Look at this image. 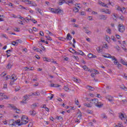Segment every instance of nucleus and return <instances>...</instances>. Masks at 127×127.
<instances>
[{"label":"nucleus","instance_id":"f257e3e1","mask_svg":"<svg viewBox=\"0 0 127 127\" xmlns=\"http://www.w3.org/2000/svg\"><path fill=\"white\" fill-rule=\"evenodd\" d=\"M6 78V80H7V79H10L11 81L9 83V85L11 86L14 85V82L17 80V76L15 74H12L11 76L7 75Z\"/></svg>","mask_w":127,"mask_h":127},{"label":"nucleus","instance_id":"f03ea898","mask_svg":"<svg viewBox=\"0 0 127 127\" xmlns=\"http://www.w3.org/2000/svg\"><path fill=\"white\" fill-rule=\"evenodd\" d=\"M90 104H93L95 105V107L98 108H102L103 107V104H101L100 102H99V100L97 99H94L90 100Z\"/></svg>","mask_w":127,"mask_h":127},{"label":"nucleus","instance_id":"7ed1b4c3","mask_svg":"<svg viewBox=\"0 0 127 127\" xmlns=\"http://www.w3.org/2000/svg\"><path fill=\"white\" fill-rule=\"evenodd\" d=\"M74 2H75L74 0H60L59 1V3L60 5H62L63 3H66V4L70 5V4H73Z\"/></svg>","mask_w":127,"mask_h":127},{"label":"nucleus","instance_id":"20e7f679","mask_svg":"<svg viewBox=\"0 0 127 127\" xmlns=\"http://www.w3.org/2000/svg\"><path fill=\"white\" fill-rule=\"evenodd\" d=\"M27 120H28V117H27V116H23L21 118V123H20V124L18 125V126H19V127H20V126L26 125V124L28 123Z\"/></svg>","mask_w":127,"mask_h":127},{"label":"nucleus","instance_id":"39448f33","mask_svg":"<svg viewBox=\"0 0 127 127\" xmlns=\"http://www.w3.org/2000/svg\"><path fill=\"white\" fill-rule=\"evenodd\" d=\"M49 10L53 12L54 13H57V14H62L63 13V10L61 9H54L51 7L49 8Z\"/></svg>","mask_w":127,"mask_h":127},{"label":"nucleus","instance_id":"423d86ee","mask_svg":"<svg viewBox=\"0 0 127 127\" xmlns=\"http://www.w3.org/2000/svg\"><path fill=\"white\" fill-rule=\"evenodd\" d=\"M119 31L121 33H123L125 30H126V28H125V26L123 24H119L118 25Z\"/></svg>","mask_w":127,"mask_h":127},{"label":"nucleus","instance_id":"0eeeda50","mask_svg":"<svg viewBox=\"0 0 127 127\" xmlns=\"http://www.w3.org/2000/svg\"><path fill=\"white\" fill-rule=\"evenodd\" d=\"M98 18L100 20H107L108 19V15L100 14L98 16Z\"/></svg>","mask_w":127,"mask_h":127},{"label":"nucleus","instance_id":"6e6552de","mask_svg":"<svg viewBox=\"0 0 127 127\" xmlns=\"http://www.w3.org/2000/svg\"><path fill=\"white\" fill-rule=\"evenodd\" d=\"M10 123H13L11 124H9V126H15L16 125H19L20 124V120H17V121H14V120L12 119L10 120Z\"/></svg>","mask_w":127,"mask_h":127},{"label":"nucleus","instance_id":"1a4fd4ad","mask_svg":"<svg viewBox=\"0 0 127 127\" xmlns=\"http://www.w3.org/2000/svg\"><path fill=\"white\" fill-rule=\"evenodd\" d=\"M119 118H120L121 120H122V121L123 120H125V121H124V123L125 124H126V125H127V117L125 116V114L123 113H120V115H119Z\"/></svg>","mask_w":127,"mask_h":127},{"label":"nucleus","instance_id":"9d476101","mask_svg":"<svg viewBox=\"0 0 127 127\" xmlns=\"http://www.w3.org/2000/svg\"><path fill=\"white\" fill-rule=\"evenodd\" d=\"M105 99H106V100H108L109 102H113L114 100V97L110 95H108L105 96Z\"/></svg>","mask_w":127,"mask_h":127},{"label":"nucleus","instance_id":"9b49d317","mask_svg":"<svg viewBox=\"0 0 127 127\" xmlns=\"http://www.w3.org/2000/svg\"><path fill=\"white\" fill-rule=\"evenodd\" d=\"M88 28H89V27H83V29L85 30V33L86 34H91L92 32L91 31H89V30H88Z\"/></svg>","mask_w":127,"mask_h":127},{"label":"nucleus","instance_id":"f8f14e48","mask_svg":"<svg viewBox=\"0 0 127 127\" xmlns=\"http://www.w3.org/2000/svg\"><path fill=\"white\" fill-rule=\"evenodd\" d=\"M50 87H54L55 88H59L61 87V85H59L58 84H54V83H51L50 84Z\"/></svg>","mask_w":127,"mask_h":127},{"label":"nucleus","instance_id":"ddd939ff","mask_svg":"<svg viewBox=\"0 0 127 127\" xmlns=\"http://www.w3.org/2000/svg\"><path fill=\"white\" fill-rule=\"evenodd\" d=\"M39 95H40V93L37 91L35 93H32L31 95H29V96L30 97V96H39Z\"/></svg>","mask_w":127,"mask_h":127},{"label":"nucleus","instance_id":"4468645a","mask_svg":"<svg viewBox=\"0 0 127 127\" xmlns=\"http://www.w3.org/2000/svg\"><path fill=\"white\" fill-rule=\"evenodd\" d=\"M99 4H100V5H102V6H104V7H109L107 4H105V3L101 1H99L98 2Z\"/></svg>","mask_w":127,"mask_h":127},{"label":"nucleus","instance_id":"2eb2a0df","mask_svg":"<svg viewBox=\"0 0 127 127\" xmlns=\"http://www.w3.org/2000/svg\"><path fill=\"white\" fill-rule=\"evenodd\" d=\"M83 105L85 107H87V108H92V107H93V106L92 105V104L91 103L90 104H89V103H84Z\"/></svg>","mask_w":127,"mask_h":127},{"label":"nucleus","instance_id":"dca6fc26","mask_svg":"<svg viewBox=\"0 0 127 127\" xmlns=\"http://www.w3.org/2000/svg\"><path fill=\"white\" fill-rule=\"evenodd\" d=\"M24 98V99L23 101H21V103H23V104H26V102H25V101H26V100H27V99H28V96H27V95H25Z\"/></svg>","mask_w":127,"mask_h":127},{"label":"nucleus","instance_id":"f3484780","mask_svg":"<svg viewBox=\"0 0 127 127\" xmlns=\"http://www.w3.org/2000/svg\"><path fill=\"white\" fill-rule=\"evenodd\" d=\"M66 38L67 40H71V39H72V36H71L70 33H68Z\"/></svg>","mask_w":127,"mask_h":127},{"label":"nucleus","instance_id":"a211bd4d","mask_svg":"<svg viewBox=\"0 0 127 127\" xmlns=\"http://www.w3.org/2000/svg\"><path fill=\"white\" fill-rule=\"evenodd\" d=\"M96 50L97 51V52H98V53H101V52H103V49H102V48H101V47H98L96 49Z\"/></svg>","mask_w":127,"mask_h":127},{"label":"nucleus","instance_id":"6ab92c4d","mask_svg":"<svg viewBox=\"0 0 127 127\" xmlns=\"http://www.w3.org/2000/svg\"><path fill=\"white\" fill-rule=\"evenodd\" d=\"M112 18L114 20H117L118 18V15L116 13H113V16H112Z\"/></svg>","mask_w":127,"mask_h":127},{"label":"nucleus","instance_id":"aec40b11","mask_svg":"<svg viewBox=\"0 0 127 127\" xmlns=\"http://www.w3.org/2000/svg\"><path fill=\"white\" fill-rule=\"evenodd\" d=\"M87 89H88V90H90V91H95V88H94V87L90 85H88L87 86Z\"/></svg>","mask_w":127,"mask_h":127},{"label":"nucleus","instance_id":"412c9836","mask_svg":"<svg viewBox=\"0 0 127 127\" xmlns=\"http://www.w3.org/2000/svg\"><path fill=\"white\" fill-rule=\"evenodd\" d=\"M69 51L70 52H71V53H75L76 54V53H78V52L76 51H75V50H74V49H72L71 48H70L69 49Z\"/></svg>","mask_w":127,"mask_h":127},{"label":"nucleus","instance_id":"4be33fe9","mask_svg":"<svg viewBox=\"0 0 127 127\" xmlns=\"http://www.w3.org/2000/svg\"><path fill=\"white\" fill-rule=\"evenodd\" d=\"M77 53H75V54H77V55H84V52H83V51H81V50H78V52H77Z\"/></svg>","mask_w":127,"mask_h":127},{"label":"nucleus","instance_id":"5701e85b","mask_svg":"<svg viewBox=\"0 0 127 127\" xmlns=\"http://www.w3.org/2000/svg\"><path fill=\"white\" fill-rule=\"evenodd\" d=\"M29 114L31 116H35V115H36V112H35V111H34V110L30 111L29 112Z\"/></svg>","mask_w":127,"mask_h":127},{"label":"nucleus","instance_id":"b1692460","mask_svg":"<svg viewBox=\"0 0 127 127\" xmlns=\"http://www.w3.org/2000/svg\"><path fill=\"white\" fill-rule=\"evenodd\" d=\"M9 105L10 106L11 108H12V109L13 110H14L15 111H16V110H17V108H16V107L11 104H9Z\"/></svg>","mask_w":127,"mask_h":127},{"label":"nucleus","instance_id":"393cba45","mask_svg":"<svg viewBox=\"0 0 127 127\" xmlns=\"http://www.w3.org/2000/svg\"><path fill=\"white\" fill-rule=\"evenodd\" d=\"M6 53H7V57L8 58V57H10V55H8L9 54V53L8 52H12V50H7L6 51Z\"/></svg>","mask_w":127,"mask_h":127},{"label":"nucleus","instance_id":"a878e982","mask_svg":"<svg viewBox=\"0 0 127 127\" xmlns=\"http://www.w3.org/2000/svg\"><path fill=\"white\" fill-rule=\"evenodd\" d=\"M120 63H122L123 65H125L126 66H127V62H125L123 59H121L120 61Z\"/></svg>","mask_w":127,"mask_h":127},{"label":"nucleus","instance_id":"bb28decb","mask_svg":"<svg viewBox=\"0 0 127 127\" xmlns=\"http://www.w3.org/2000/svg\"><path fill=\"white\" fill-rule=\"evenodd\" d=\"M111 11L109 9H107L106 10H105V13H106V14H111Z\"/></svg>","mask_w":127,"mask_h":127},{"label":"nucleus","instance_id":"cd10ccee","mask_svg":"<svg viewBox=\"0 0 127 127\" xmlns=\"http://www.w3.org/2000/svg\"><path fill=\"white\" fill-rule=\"evenodd\" d=\"M12 45H13L14 46H17L18 44V42L13 41L11 43Z\"/></svg>","mask_w":127,"mask_h":127},{"label":"nucleus","instance_id":"c85d7f7f","mask_svg":"<svg viewBox=\"0 0 127 127\" xmlns=\"http://www.w3.org/2000/svg\"><path fill=\"white\" fill-rule=\"evenodd\" d=\"M82 68L85 70V71H90V69H89V68L87 67L86 65H84L82 66Z\"/></svg>","mask_w":127,"mask_h":127},{"label":"nucleus","instance_id":"c756f323","mask_svg":"<svg viewBox=\"0 0 127 127\" xmlns=\"http://www.w3.org/2000/svg\"><path fill=\"white\" fill-rule=\"evenodd\" d=\"M64 90L65 91V92H68V90H69V87L68 86H64Z\"/></svg>","mask_w":127,"mask_h":127},{"label":"nucleus","instance_id":"7c9ffc66","mask_svg":"<svg viewBox=\"0 0 127 127\" xmlns=\"http://www.w3.org/2000/svg\"><path fill=\"white\" fill-rule=\"evenodd\" d=\"M36 10H37L39 13L42 15V12H41V9H40L39 8H36Z\"/></svg>","mask_w":127,"mask_h":127},{"label":"nucleus","instance_id":"2f4dec72","mask_svg":"<svg viewBox=\"0 0 127 127\" xmlns=\"http://www.w3.org/2000/svg\"><path fill=\"white\" fill-rule=\"evenodd\" d=\"M44 61H46L47 62H50L51 60L48 59V58H44Z\"/></svg>","mask_w":127,"mask_h":127},{"label":"nucleus","instance_id":"473e14b6","mask_svg":"<svg viewBox=\"0 0 127 127\" xmlns=\"http://www.w3.org/2000/svg\"><path fill=\"white\" fill-rule=\"evenodd\" d=\"M7 67L8 69H10L11 68V67H12V64H11V63H9L7 64Z\"/></svg>","mask_w":127,"mask_h":127},{"label":"nucleus","instance_id":"72a5a7b5","mask_svg":"<svg viewBox=\"0 0 127 127\" xmlns=\"http://www.w3.org/2000/svg\"><path fill=\"white\" fill-rule=\"evenodd\" d=\"M106 31H107V33H109V34H112V32H111L112 30H111V29H110L109 28H108L107 29V30H106Z\"/></svg>","mask_w":127,"mask_h":127},{"label":"nucleus","instance_id":"f704fd0d","mask_svg":"<svg viewBox=\"0 0 127 127\" xmlns=\"http://www.w3.org/2000/svg\"><path fill=\"white\" fill-rule=\"evenodd\" d=\"M110 39H111V38H110V37H109V36H106V41H107L108 42H110Z\"/></svg>","mask_w":127,"mask_h":127},{"label":"nucleus","instance_id":"c9c22d12","mask_svg":"<svg viewBox=\"0 0 127 127\" xmlns=\"http://www.w3.org/2000/svg\"><path fill=\"white\" fill-rule=\"evenodd\" d=\"M54 97V94H51V96H48V99H49V100H52V99H53Z\"/></svg>","mask_w":127,"mask_h":127},{"label":"nucleus","instance_id":"e433bc0d","mask_svg":"<svg viewBox=\"0 0 127 127\" xmlns=\"http://www.w3.org/2000/svg\"><path fill=\"white\" fill-rule=\"evenodd\" d=\"M73 10L74 12H78V11H79V9H78L77 7H74Z\"/></svg>","mask_w":127,"mask_h":127},{"label":"nucleus","instance_id":"4c0bfd02","mask_svg":"<svg viewBox=\"0 0 127 127\" xmlns=\"http://www.w3.org/2000/svg\"><path fill=\"white\" fill-rule=\"evenodd\" d=\"M116 65H117V67L118 68V69H121V68H122V64H121L120 63L117 64Z\"/></svg>","mask_w":127,"mask_h":127},{"label":"nucleus","instance_id":"58836bf2","mask_svg":"<svg viewBox=\"0 0 127 127\" xmlns=\"http://www.w3.org/2000/svg\"><path fill=\"white\" fill-rule=\"evenodd\" d=\"M121 11L123 12V13H126V8L123 7L121 9Z\"/></svg>","mask_w":127,"mask_h":127},{"label":"nucleus","instance_id":"ea45409f","mask_svg":"<svg viewBox=\"0 0 127 127\" xmlns=\"http://www.w3.org/2000/svg\"><path fill=\"white\" fill-rule=\"evenodd\" d=\"M13 30H14V31H16L17 32H19V28L17 27L14 28Z\"/></svg>","mask_w":127,"mask_h":127},{"label":"nucleus","instance_id":"a19ab883","mask_svg":"<svg viewBox=\"0 0 127 127\" xmlns=\"http://www.w3.org/2000/svg\"><path fill=\"white\" fill-rule=\"evenodd\" d=\"M30 20H31V21H32L33 23H36V22H37V21H36L35 19L33 18H30Z\"/></svg>","mask_w":127,"mask_h":127},{"label":"nucleus","instance_id":"79ce46f5","mask_svg":"<svg viewBox=\"0 0 127 127\" xmlns=\"http://www.w3.org/2000/svg\"><path fill=\"white\" fill-rule=\"evenodd\" d=\"M46 37L47 38L48 40H50V41H51V40H52V39L49 36H46Z\"/></svg>","mask_w":127,"mask_h":127},{"label":"nucleus","instance_id":"37998d69","mask_svg":"<svg viewBox=\"0 0 127 127\" xmlns=\"http://www.w3.org/2000/svg\"><path fill=\"white\" fill-rule=\"evenodd\" d=\"M26 3H27V4H31V1L29 0H26Z\"/></svg>","mask_w":127,"mask_h":127},{"label":"nucleus","instance_id":"c03bdc74","mask_svg":"<svg viewBox=\"0 0 127 127\" xmlns=\"http://www.w3.org/2000/svg\"><path fill=\"white\" fill-rule=\"evenodd\" d=\"M57 119L58 120H59V121H63V118L62 117H57Z\"/></svg>","mask_w":127,"mask_h":127},{"label":"nucleus","instance_id":"a18cd8bd","mask_svg":"<svg viewBox=\"0 0 127 127\" xmlns=\"http://www.w3.org/2000/svg\"><path fill=\"white\" fill-rule=\"evenodd\" d=\"M119 63V62H118V60L116 59L115 60H114V64L115 65H117Z\"/></svg>","mask_w":127,"mask_h":127},{"label":"nucleus","instance_id":"49530a36","mask_svg":"<svg viewBox=\"0 0 127 127\" xmlns=\"http://www.w3.org/2000/svg\"><path fill=\"white\" fill-rule=\"evenodd\" d=\"M109 58H111V59H112V60H114V61L117 59L116 58V57H115V56H111V57H110Z\"/></svg>","mask_w":127,"mask_h":127},{"label":"nucleus","instance_id":"de8ad7c7","mask_svg":"<svg viewBox=\"0 0 127 127\" xmlns=\"http://www.w3.org/2000/svg\"><path fill=\"white\" fill-rule=\"evenodd\" d=\"M87 19L88 20H93V17L89 16L88 17Z\"/></svg>","mask_w":127,"mask_h":127},{"label":"nucleus","instance_id":"09e8293b","mask_svg":"<svg viewBox=\"0 0 127 127\" xmlns=\"http://www.w3.org/2000/svg\"><path fill=\"white\" fill-rule=\"evenodd\" d=\"M74 81H75V82H76L77 83H80V80L77 78H74Z\"/></svg>","mask_w":127,"mask_h":127},{"label":"nucleus","instance_id":"8fccbe9b","mask_svg":"<svg viewBox=\"0 0 127 127\" xmlns=\"http://www.w3.org/2000/svg\"><path fill=\"white\" fill-rule=\"evenodd\" d=\"M92 57H93V54H89L88 55V58H92Z\"/></svg>","mask_w":127,"mask_h":127},{"label":"nucleus","instance_id":"3c124183","mask_svg":"<svg viewBox=\"0 0 127 127\" xmlns=\"http://www.w3.org/2000/svg\"><path fill=\"white\" fill-rule=\"evenodd\" d=\"M75 104L77 105V106H78L79 104V101L78 100H76V99L75 100Z\"/></svg>","mask_w":127,"mask_h":127},{"label":"nucleus","instance_id":"603ef678","mask_svg":"<svg viewBox=\"0 0 127 127\" xmlns=\"http://www.w3.org/2000/svg\"><path fill=\"white\" fill-rule=\"evenodd\" d=\"M40 48L42 49V50H43V51H46L45 48L44 47V46H42L40 47Z\"/></svg>","mask_w":127,"mask_h":127},{"label":"nucleus","instance_id":"864d4df0","mask_svg":"<svg viewBox=\"0 0 127 127\" xmlns=\"http://www.w3.org/2000/svg\"><path fill=\"white\" fill-rule=\"evenodd\" d=\"M16 42H18V44L21 43L22 42V41H21V40L20 39H18L16 41Z\"/></svg>","mask_w":127,"mask_h":127},{"label":"nucleus","instance_id":"5fc2aeb1","mask_svg":"<svg viewBox=\"0 0 127 127\" xmlns=\"http://www.w3.org/2000/svg\"><path fill=\"white\" fill-rule=\"evenodd\" d=\"M123 127V126L122 125V124H119L118 125H116L115 126V127Z\"/></svg>","mask_w":127,"mask_h":127},{"label":"nucleus","instance_id":"6e6d98bb","mask_svg":"<svg viewBox=\"0 0 127 127\" xmlns=\"http://www.w3.org/2000/svg\"><path fill=\"white\" fill-rule=\"evenodd\" d=\"M31 4L32 6H36L37 5L35 2H31Z\"/></svg>","mask_w":127,"mask_h":127},{"label":"nucleus","instance_id":"4d7b16f0","mask_svg":"<svg viewBox=\"0 0 127 127\" xmlns=\"http://www.w3.org/2000/svg\"><path fill=\"white\" fill-rule=\"evenodd\" d=\"M60 40H61L62 41H64V40H66V38H59Z\"/></svg>","mask_w":127,"mask_h":127},{"label":"nucleus","instance_id":"13d9d810","mask_svg":"<svg viewBox=\"0 0 127 127\" xmlns=\"http://www.w3.org/2000/svg\"><path fill=\"white\" fill-rule=\"evenodd\" d=\"M5 75H6V73H4V72H2L1 74V77H4L5 76Z\"/></svg>","mask_w":127,"mask_h":127},{"label":"nucleus","instance_id":"bf43d9fd","mask_svg":"<svg viewBox=\"0 0 127 127\" xmlns=\"http://www.w3.org/2000/svg\"><path fill=\"white\" fill-rule=\"evenodd\" d=\"M116 36L117 39H120L121 38V36H120V35L116 34Z\"/></svg>","mask_w":127,"mask_h":127},{"label":"nucleus","instance_id":"052dcab7","mask_svg":"<svg viewBox=\"0 0 127 127\" xmlns=\"http://www.w3.org/2000/svg\"><path fill=\"white\" fill-rule=\"evenodd\" d=\"M111 39L113 40V41H114L115 42L117 41V40H116V38H115V37H111Z\"/></svg>","mask_w":127,"mask_h":127},{"label":"nucleus","instance_id":"680f3d73","mask_svg":"<svg viewBox=\"0 0 127 127\" xmlns=\"http://www.w3.org/2000/svg\"><path fill=\"white\" fill-rule=\"evenodd\" d=\"M102 117L103 119H107V116L105 114L102 115Z\"/></svg>","mask_w":127,"mask_h":127},{"label":"nucleus","instance_id":"e2e57ef3","mask_svg":"<svg viewBox=\"0 0 127 127\" xmlns=\"http://www.w3.org/2000/svg\"><path fill=\"white\" fill-rule=\"evenodd\" d=\"M16 111H17L16 112V113L17 114H20V110H19V109H17V110H16Z\"/></svg>","mask_w":127,"mask_h":127},{"label":"nucleus","instance_id":"0e129e2a","mask_svg":"<svg viewBox=\"0 0 127 127\" xmlns=\"http://www.w3.org/2000/svg\"><path fill=\"white\" fill-rule=\"evenodd\" d=\"M40 35H41V36H44V33H43V32H40Z\"/></svg>","mask_w":127,"mask_h":127},{"label":"nucleus","instance_id":"69168bd1","mask_svg":"<svg viewBox=\"0 0 127 127\" xmlns=\"http://www.w3.org/2000/svg\"><path fill=\"white\" fill-rule=\"evenodd\" d=\"M34 50L37 51V52H39V51H41V50H40V49H39L38 48H36L35 49H34Z\"/></svg>","mask_w":127,"mask_h":127},{"label":"nucleus","instance_id":"338daca9","mask_svg":"<svg viewBox=\"0 0 127 127\" xmlns=\"http://www.w3.org/2000/svg\"><path fill=\"white\" fill-rule=\"evenodd\" d=\"M82 113H80L78 115V118H79V119H81V118L82 117Z\"/></svg>","mask_w":127,"mask_h":127},{"label":"nucleus","instance_id":"774afa93","mask_svg":"<svg viewBox=\"0 0 127 127\" xmlns=\"http://www.w3.org/2000/svg\"><path fill=\"white\" fill-rule=\"evenodd\" d=\"M87 113H88V114H93V111H91V110H88V111H87Z\"/></svg>","mask_w":127,"mask_h":127}]
</instances>
